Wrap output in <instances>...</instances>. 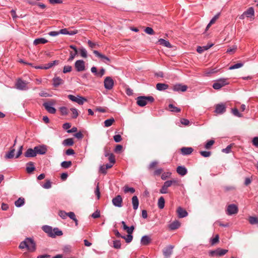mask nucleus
<instances>
[{"mask_svg": "<svg viewBox=\"0 0 258 258\" xmlns=\"http://www.w3.org/2000/svg\"><path fill=\"white\" fill-rule=\"evenodd\" d=\"M42 230L46 233L48 235L52 238L55 237L56 236H61L63 233L61 230L58 228H52V227L48 225H45L42 227Z\"/></svg>", "mask_w": 258, "mask_h": 258, "instance_id": "f257e3e1", "label": "nucleus"}, {"mask_svg": "<svg viewBox=\"0 0 258 258\" xmlns=\"http://www.w3.org/2000/svg\"><path fill=\"white\" fill-rule=\"evenodd\" d=\"M154 100L152 96H139L137 98V103L141 107L145 106L148 102H153Z\"/></svg>", "mask_w": 258, "mask_h": 258, "instance_id": "f03ea898", "label": "nucleus"}, {"mask_svg": "<svg viewBox=\"0 0 258 258\" xmlns=\"http://www.w3.org/2000/svg\"><path fill=\"white\" fill-rule=\"evenodd\" d=\"M229 84L228 78H221L213 83L212 87L215 90H219Z\"/></svg>", "mask_w": 258, "mask_h": 258, "instance_id": "7ed1b4c3", "label": "nucleus"}, {"mask_svg": "<svg viewBox=\"0 0 258 258\" xmlns=\"http://www.w3.org/2000/svg\"><path fill=\"white\" fill-rule=\"evenodd\" d=\"M55 100H51L48 102H44L43 104V106L48 112L51 114H54L56 112V109L53 107V106L55 105Z\"/></svg>", "mask_w": 258, "mask_h": 258, "instance_id": "20e7f679", "label": "nucleus"}, {"mask_svg": "<svg viewBox=\"0 0 258 258\" xmlns=\"http://www.w3.org/2000/svg\"><path fill=\"white\" fill-rule=\"evenodd\" d=\"M28 84L27 82L19 78L16 81L15 86L16 88L19 90H27L28 89Z\"/></svg>", "mask_w": 258, "mask_h": 258, "instance_id": "39448f33", "label": "nucleus"}, {"mask_svg": "<svg viewBox=\"0 0 258 258\" xmlns=\"http://www.w3.org/2000/svg\"><path fill=\"white\" fill-rule=\"evenodd\" d=\"M68 98L72 101L76 102L79 105H83L85 102L87 101L86 98L79 95L75 96L73 95H69Z\"/></svg>", "mask_w": 258, "mask_h": 258, "instance_id": "423d86ee", "label": "nucleus"}, {"mask_svg": "<svg viewBox=\"0 0 258 258\" xmlns=\"http://www.w3.org/2000/svg\"><path fill=\"white\" fill-rule=\"evenodd\" d=\"M227 252V249L218 248L215 250L209 251V254L211 257H214L215 256H222L225 255Z\"/></svg>", "mask_w": 258, "mask_h": 258, "instance_id": "0eeeda50", "label": "nucleus"}, {"mask_svg": "<svg viewBox=\"0 0 258 258\" xmlns=\"http://www.w3.org/2000/svg\"><path fill=\"white\" fill-rule=\"evenodd\" d=\"M114 82L110 77H106L104 80V86L106 89L111 90L113 87Z\"/></svg>", "mask_w": 258, "mask_h": 258, "instance_id": "6e6552de", "label": "nucleus"}, {"mask_svg": "<svg viewBox=\"0 0 258 258\" xmlns=\"http://www.w3.org/2000/svg\"><path fill=\"white\" fill-rule=\"evenodd\" d=\"M238 209L236 205L234 204H230L228 206L226 210V214L228 215H232L236 214L238 213Z\"/></svg>", "mask_w": 258, "mask_h": 258, "instance_id": "1a4fd4ad", "label": "nucleus"}, {"mask_svg": "<svg viewBox=\"0 0 258 258\" xmlns=\"http://www.w3.org/2000/svg\"><path fill=\"white\" fill-rule=\"evenodd\" d=\"M34 148L36 155H44L46 153L47 151V146L44 145L37 146H35Z\"/></svg>", "mask_w": 258, "mask_h": 258, "instance_id": "9d476101", "label": "nucleus"}, {"mask_svg": "<svg viewBox=\"0 0 258 258\" xmlns=\"http://www.w3.org/2000/svg\"><path fill=\"white\" fill-rule=\"evenodd\" d=\"M226 105L224 103L217 104L215 106V112L217 114H221L226 111Z\"/></svg>", "mask_w": 258, "mask_h": 258, "instance_id": "9b49d317", "label": "nucleus"}, {"mask_svg": "<svg viewBox=\"0 0 258 258\" xmlns=\"http://www.w3.org/2000/svg\"><path fill=\"white\" fill-rule=\"evenodd\" d=\"M75 67L78 72H82L85 70V62L83 60H78L75 62Z\"/></svg>", "mask_w": 258, "mask_h": 258, "instance_id": "f8f14e48", "label": "nucleus"}, {"mask_svg": "<svg viewBox=\"0 0 258 258\" xmlns=\"http://www.w3.org/2000/svg\"><path fill=\"white\" fill-rule=\"evenodd\" d=\"M27 248L30 251H34L36 249V245L34 240L31 238H27Z\"/></svg>", "mask_w": 258, "mask_h": 258, "instance_id": "ddd939ff", "label": "nucleus"}, {"mask_svg": "<svg viewBox=\"0 0 258 258\" xmlns=\"http://www.w3.org/2000/svg\"><path fill=\"white\" fill-rule=\"evenodd\" d=\"M113 205L117 207H121L122 205V199L120 195L116 196L112 200Z\"/></svg>", "mask_w": 258, "mask_h": 258, "instance_id": "4468645a", "label": "nucleus"}, {"mask_svg": "<svg viewBox=\"0 0 258 258\" xmlns=\"http://www.w3.org/2000/svg\"><path fill=\"white\" fill-rule=\"evenodd\" d=\"M187 87L186 85L177 84L173 86V90L176 92H185L186 91Z\"/></svg>", "mask_w": 258, "mask_h": 258, "instance_id": "2eb2a0df", "label": "nucleus"}, {"mask_svg": "<svg viewBox=\"0 0 258 258\" xmlns=\"http://www.w3.org/2000/svg\"><path fill=\"white\" fill-rule=\"evenodd\" d=\"M93 53L96 56L99 57L102 61L106 63H107L108 62H109L110 60L107 56L101 54L97 50H94Z\"/></svg>", "mask_w": 258, "mask_h": 258, "instance_id": "dca6fc26", "label": "nucleus"}, {"mask_svg": "<svg viewBox=\"0 0 258 258\" xmlns=\"http://www.w3.org/2000/svg\"><path fill=\"white\" fill-rule=\"evenodd\" d=\"M173 246L169 245L163 250V254L166 258H168L171 255L173 251Z\"/></svg>", "mask_w": 258, "mask_h": 258, "instance_id": "f3484780", "label": "nucleus"}, {"mask_svg": "<svg viewBox=\"0 0 258 258\" xmlns=\"http://www.w3.org/2000/svg\"><path fill=\"white\" fill-rule=\"evenodd\" d=\"M26 157H34L37 155L35 151V148L34 149L29 148L24 153Z\"/></svg>", "mask_w": 258, "mask_h": 258, "instance_id": "a211bd4d", "label": "nucleus"}, {"mask_svg": "<svg viewBox=\"0 0 258 258\" xmlns=\"http://www.w3.org/2000/svg\"><path fill=\"white\" fill-rule=\"evenodd\" d=\"M178 216L180 218L185 217L187 216V212L181 207H179L177 209Z\"/></svg>", "mask_w": 258, "mask_h": 258, "instance_id": "6ab92c4d", "label": "nucleus"}, {"mask_svg": "<svg viewBox=\"0 0 258 258\" xmlns=\"http://www.w3.org/2000/svg\"><path fill=\"white\" fill-rule=\"evenodd\" d=\"M176 171L178 174L181 176H184L186 175L187 172L186 168L183 166H178L177 167Z\"/></svg>", "mask_w": 258, "mask_h": 258, "instance_id": "aec40b11", "label": "nucleus"}, {"mask_svg": "<svg viewBox=\"0 0 258 258\" xmlns=\"http://www.w3.org/2000/svg\"><path fill=\"white\" fill-rule=\"evenodd\" d=\"M194 151L191 147H183L181 149V152L183 155H188L190 154Z\"/></svg>", "mask_w": 258, "mask_h": 258, "instance_id": "412c9836", "label": "nucleus"}, {"mask_svg": "<svg viewBox=\"0 0 258 258\" xmlns=\"http://www.w3.org/2000/svg\"><path fill=\"white\" fill-rule=\"evenodd\" d=\"M158 42L159 44L161 45H163L165 47H166L169 48H171L172 47V45L170 44V43L164 39L160 38L158 40Z\"/></svg>", "mask_w": 258, "mask_h": 258, "instance_id": "4be33fe9", "label": "nucleus"}, {"mask_svg": "<svg viewBox=\"0 0 258 258\" xmlns=\"http://www.w3.org/2000/svg\"><path fill=\"white\" fill-rule=\"evenodd\" d=\"M169 87L168 85L164 83H157L156 84V89L160 91H164Z\"/></svg>", "mask_w": 258, "mask_h": 258, "instance_id": "5701e85b", "label": "nucleus"}, {"mask_svg": "<svg viewBox=\"0 0 258 258\" xmlns=\"http://www.w3.org/2000/svg\"><path fill=\"white\" fill-rule=\"evenodd\" d=\"M132 202L133 204V209L135 210H136L138 208L139 204L138 198L136 196H133L132 199Z\"/></svg>", "mask_w": 258, "mask_h": 258, "instance_id": "b1692460", "label": "nucleus"}, {"mask_svg": "<svg viewBox=\"0 0 258 258\" xmlns=\"http://www.w3.org/2000/svg\"><path fill=\"white\" fill-rule=\"evenodd\" d=\"M63 83V81L59 77H55L53 79V85L56 87Z\"/></svg>", "mask_w": 258, "mask_h": 258, "instance_id": "393cba45", "label": "nucleus"}, {"mask_svg": "<svg viewBox=\"0 0 258 258\" xmlns=\"http://www.w3.org/2000/svg\"><path fill=\"white\" fill-rule=\"evenodd\" d=\"M254 11L252 7L249 8L245 12H244V15L247 17L250 18L254 16Z\"/></svg>", "mask_w": 258, "mask_h": 258, "instance_id": "a878e982", "label": "nucleus"}, {"mask_svg": "<svg viewBox=\"0 0 258 258\" xmlns=\"http://www.w3.org/2000/svg\"><path fill=\"white\" fill-rule=\"evenodd\" d=\"M151 239L148 235L143 236L141 240V243L142 245H147L150 242Z\"/></svg>", "mask_w": 258, "mask_h": 258, "instance_id": "bb28decb", "label": "nucleus"}, {"mask_svg": "<svg viewBox=\"0 0 258 258\" xmlns=\"http://www.w3.org/2000/svg\"><path fill=\"white\" fill-rule=\"evenodd\" d=\"M180 223L178 221H174L169 225L170 230H173L178 228L180 226Z\"/></svg>", "mask_w": 258, "mask_h": 258, "instance_id": "cd10ccee", "label": "nucleus"}, {"mask_svg": "<svg viewBox=\"0 0 258 258\" xmlns=\"http://www.w3.org/2000/svg\"><path fill=\"white\" fill-rule=\"evenodd\" d=\"M48 41L43 38H39L34 40L33 44L37 45L39 44H45L47 43Z\"/></svg>", "mask_w": 258, "mask_h": 258, "instance_id": "c85d7f7f", "label": "nucleus"}, {"mask_svg": "<svg viewBox=\"0 0 258 258\" xmlns=\"http://www.w3.org/2000/svg\"><path fill=\"white\" fill-rule=\"evenodd\" d=\"M27 166L26 167V170L28 173H31L35 170V167L33 162H29L27 164Z\"/></svg>", "mask_w": 258, "mask_h": 258, "instance_id": "c756f323", "label": "nucleus"}, {"mask_svg": "<svg viewBox=\"0 0 258 258\" xmlns=\"http://www.w3.org/2000/svg\"><path fill=\"white\" fill-rule=\"evenodd\" d=\"M15 150L13 147L11 148L10 151L5 155V158L12 159L14 157Z\"/></svg>", "mask_w": 258, "mask_h": 258, "instance_id": "7c9ffc66", "label": "nucleus"}, {"mask_svg": "<svg viewBox=\"0 0 258 258\" xmlns=\"http://www.w3.org/2000/svg\"><path fill=\"white\" fill-rule=\"evenodd\" d=\"M25 204V199L22 198H19L15 202V205L17 207H21Z\"/></svg>", "mask_w": 258, "mask_h": 258, "instance_id": "2f4dec72", "label": "nucleus"}, {"mask_svg": "<svg viewBox=\"0 0 258 258\" xmlns=\"http://www.w3.org/2000/svg\"><path fill=\"white\" fill-rule=\"evenodd\" d=\"M74 143L72 138H68L63 141L62 144L66 146H72L74 145Z\"/></svg>", "mask_w": 258, "mask_h": 258, "instance_id": "473e14b6", "label": "nucleus"}, {"mask_svg": "<svg viewBox=\"0 0 258 258\" xmlns=\"http://www.w3.org/2000/svg\"><path fill=\"white\" fill-rule=\"evenodd\" d=\"M165 206V200L163 197H161L158 201V207L160 209H162Z\"/></svg>", "mask_w": 258, "mask_h": 258, "instance_id": "72a5a7b5", "label": "nucleus"}, {"mask_svg": "<svg viewBox=\"0 0 258 258\" xmlns=\"http://www.w3.org/2000/svg\"><path fill=\"white\" fill-rule=\"evenodd\" d=\"M72 165V162L71 161H64L61 163V166L64 169L69 168Z\"/></svg>", "mask_w": 258, "mask_h": 258, "instance_id": "f704fd0d", "label": "nucleus"}, {"mask_svg": "<svg viewBox=\"0 0 258 258\" xmlns=\"http://www.w3.org/2000/svg\"><path fill=\"white\" fill-rule=\"evenodd\" d=\"M169 109L170 111L174 112H179L181 111V109L179 108H178L175 106H174L172 104H170L168 106Z\"/></svg>", "mask_w": 258, "mask_h": 258, "instance_id": "c9c22d12", "label": "nucleus"}, {"mask_svg": "<svg viewBox=\"0 0 258 258\" xmlns=\"http://www.w3.org/2000/svg\"><path fill=\"white\" fill-rule=\"evenodd\" d=\"M115 121L114 119L113 118H111L108 119H106L104 121V126L105 127H109L111 126L113 123Z\"/></svg>", "mask_w": 258, "mask_h": 258, "instance_id": "e433bc0d", "label": "nucleus"}, {"mask_svg": "<svg viewBox=\"0 0 258 258\" xmlns=\"http://www.w3.org/2000/svg\"><path fill=\"white\" fill-rule=\"evenodd\" d=\"M70 110L72 112V118L74 119L77 118L79 115L78 110L75 108H71Z\"/></svg>", "mask_w": 258, "mask_h": 258, "instance_id": "4c0bfd02", "label": "nucleus"}, {"mask_svg": "<svg viewBox=\"0 0 258 258\" xmlns=\"http://www.w3.org/2000/svg\"><path fill=\"white\" fill-rule=\"evenodd\" d=\"M59 110L60 111L61 114L62 115H67L69 113L68 109L67 107L65 106H62L59 107Z\"/></svg>", "mask_w": 258, "mask_h": 258, "instance_id": "58836bf2", "label": "nucleus"}, {"mask_svg": "<svg viewBox=\"0 0 258 258\" xmlns=\"http://www.w3.org/2000/svg\"><path fill=\"white\" fill-rule=\"evenodd\" d=\"M123 190L125 193H127L130 192L131 193H134L135 191V189L133 187H130L127 185H125L123 187Z\"/></svg>", "mask_w": 258, "mask_h": 258, "instance_id": "ea45409f", "label": "nucleus"}, {"mask_svg": "<svg viewBox=\"0 0 258 258\" xmlns=\"http://www.w3.org/2000/svg\"><path fill=\"white\" fill-rule=\"evenodd\" d=\"M215 143L213 140H209L205 145V148L206 149H210Z\"/></svg>", "mask_w": 258, "mask_h": 258, "instance_id": "a19ab883", "label": "nucleus"}, {"mask_svg": "<svg viewBox=\"0 0 258 258\" xmlns=\"http://www.w3.org/2000/svg\"><path fill=\"white\" fill-rule=\"evenodd\" d=\"M243 66V63L239 62V63H237L234 64V65L231 66L229 67V70L236 69H238V68L242 67Z\"/></svg>", "mask_w": 258, "mask_h": 258, "instance_id": "79ce46f5", "label": "nucleus"}, {"mask_svg": "<svg viewBox=\"0 0 258 258\" xmlns=\"http://www.w3.org/2000/svg\"><path fill=\"white\" fill-rule=\"evenodd\" d=\"M57 63V60H54L50 62H49L48 63L46 64L45 66H44V69L47 70V69H50Z\"/></svg>", "mask_w": 258, "mask_h": 258, "instance_id": "37998d69", "label": "nucleus"}, {"mask_svg": "<svg viewBox=\"0 0 258 258\" xmlns=\"http://www.w3.org/2000/svg\"><path fill=\"white\" fill-rule=\"evenodd\" d=\"M80 52L81 56L84 58H86L87 57V51L86 49L83 47H82L80 49Z\"/></svg>", "mask_w": 258, "mask_h": 258, "instance_id": "c03bdc74", "label": "nucleus"}, {"mask_svg": "<svg viewBox=\"0 0 258 258\" xmlns=\"http://www.w3.org/2000/svg\"><path fill=\"white\" fill-rule=\"evenodd\" d=\"M219 235L217 234L215 236V237L210 240V243L212 245H215L216 243L219 242Z\"/></svg>", "mask_w": 258, "mask_h": 258, "instance_id": "a18cd8bd", "label": "nucleus"}, {"mask_svg": "<svg viewBox=\"0 0 258 258\" xmlns=\"http://www.w3.org/2000/svg\"><path fill=\"white\" fill-rule=\"evenodd\" d=\"M122 238L125 240L126 242L130 243L132 241L133 237L132 234H128L126 237L122 236Z\"/></svg>", "mask_w": 258, "mask_h": 258, "instance_id": "49530a36", "label": "nucleus"}, {"mask_svg": "<svg viewBox=\"0 0 258 258\" xmlns=\"http://www.w3.org/2000/svg\"><path fill=\"white\" fill-rule=\"evenodd\" d=\"M113 247L116 249H119L121 247V242L119 240H114L113 241Z\"/></svg>", "mask_w": 258, "mask_h": 258, "instance_id": "de8ad7c7", "label": "nucleus"}, {"mask_svg": "<svg viewBox=\"0 0 258 258\" xmlns=\"http://www.w3.org/2000/svg\"><path fill=\"white\" fill-rule=\"evenodd\" d=\"M108 160L109 161V163L113 165L115 162V159L114 156L112 153H111L109 157H108Z\"/></svg>", "mask_w": 258, "mask_h": 258, "instance_id": "09e8293b", "label": "nucleus"}, {"mask_svg": "<svg viewBox=\"0 0 258 258\" xmlns=\"http://www.w3.org/2000/svg\"><path fill=\"white\" fill-rule=\"evenodd\" d=\"M27 238H26L25 240L22 241L19 246V248L24 249L25 248H27Z\"/></svg>", "mask_w": 258, "mask_h": 258, "instance_id": "8fccbe9b", "label": "nucleus"}, {"mask_svg": "<svg viewBox=\"0 0 258 258\" xmlns=\"http://www.w3.org/2000/svg\"><path fill=\"white\" fill-rule=\"evenodd\" d=\"M200 154L204 157H209L211 156V152L210 151H203L200 152Z\"/></svg>", "mask_w": 258, "mask_h": 258, "instance_id": "3c124183", "label": "nucleus"}, {"mask_svg": "<svg viewBox=\"0 0 258 258\" xmlns=\"http://www.w3.org/2000/svg\"><path fill=\"white\" fill-rule=\"evenodd\" d=\"M144 31L146 33H147L148 34H150V35L154 34V31L153 29L151 27H148L146 28Z\"/></svg>", "mask_w": 258, "mask_h": 258, "instance_id": "603ef678", "label": "nucleus"}, {"mask_svg": "<svg viewBox=\"0 0 258 258\" xmlns=\"http://www.w3.org/2000/svg\"><path fill=\"white\" fill-rule=\"evenodd\" d=\"M232 113L236 116L237 117H241L242 114L240 113L237 108H233L232 109Z\"/></svg>", "mask_w": 258, "mask_h": 258, "instance_id": "864d4df0", "label": "nucleus"}, {"mask_svg": "<svg viewBox=\"0 0 258 258\" xmlns=\"http://www.w3.org/2000/svg\"><path fill=\"white\" fill-rule=\"evenodd\" d=\"M94 192L97 197V199L98 200L99 199V198L100 197V190H99V183H97V185L96 188L94 191Z\"/></svg>", "mask_w": 258, "mask_h": 258, "instance_id": "5fc2aeb1", "label": "nucleus"}, {"mask_svg": "<svg viewBox=\"0 0 258 258\" xmlns=\"http://www.w3.org/2000/svg\"><path fill=\"white\" fill-rule=\"evenodd\" d=\"M72 68L71 66H65L64 67H63V73H69L71 71H72Z\"/></svg>", "mask_w": 258, "mask_h": 258, "instance_id": "6e6d98bb", "label": "nucleus"}, {"mask_svg": "<svg viewBox=\"0 0 258 258\" xmlns=\"http://www.w3.org/2000/svg\"><path fill=\"white\" fill-rule=\"evenodd\" d=\"M171 173L170 172H167L163 173L161 175V178L163 180H165L168 177H170Z\"/></svg>", "mask_w": 258, "mask_h": 258, "instance_id": "4d7b16f0", "label": "nucleus"}, {"mask_svg": "<svg viewBox=\"0 0 258 258\" xmlns=\"http://www.w3.org/2000/svg\"><path fill=\"white\" fill-rule=\"evenodd\" d=\"M99 171L100 173L106 174L107 173V169H105L104 165H100Z\"/></svg>", "mask_w": 258, "mask_h": 258, "instance_id": "13d9d810", "label": "nucleus"}, {"mask_svg": "<svg viewBox=\"0 0 258 258\" xmlns=\"http://www.w3.org/2000/svg\"><path fill=\"white\" fill-rule=\"evenodd\" d=\"M158 162L156 161L152 162L148 166V169L151 170L153 169L157 164Z\"/></svg>", "mask_w": 258, "mask_h": 258, "instance_id": "bf43d9fd", "label": "nucleus"}, {"mask_svg": "<svg viewBox=\"0 0 258 258\" xmlns=\"http://www.w3.org/2000/svg\"><path fill=\"white\" fill-rule=\"evenodd\" d=\"M59 216L62 219H64L67 218L68 216V213L64 212V211H60L59 212Z\"/></svg>", "mask_w": 258, "mask_h": 258, "instance_id": "052dcab7", "label": "nucleus"}, {"mask_svg": "<svg viewBox=\"0 0 258 258\" xmlns=\"http://www.w3.org/2000/svg\"><path fill=\"white\" fill-rule=\"evenodd\" d=\"M51 186V184L50 180H47L46 182L42 185V187L46 189H49Z\"/></svg>", "mask_w": 258, "mask_h": 258, "instance_id": "680f3d73", "label": "nucleus"}, {"mask_svg": "<svg viewBox=\"0 0 258 258\" xmlns=\"http://www.w3.org/2000/svg\"><path fill=\"white\" fill-rule=\"evenodd\" d=\"M113 139L116 143H119L121 141L122 138L120 135H116L114 136Z\"/></svg>", "mask_w": 258, "mask_h": 258, "instance_id": "e2e57ef3", "label": "nucleus"}, {"mask_svg": "<svg viewBox=\"0 0 258 258\" xmlns=\"http://www.w3.org/2000/svg\"><path fill=\"white\" fill-rule=\"evenodd\" d=\"M220 15V13L217 14L210 21V22H211V24H214L216 20L219 18Z\"/></svg>", "mask_w": 258, "mask_h": 258, "instance_id": "0e129e2a", "label": "nucleus"}, {"mask_svg": "<svg viewBox=\"0 0 258 258\" xmlns=\"http://www.w3.org/2000/svg\"><path fill=\"white\" fill-rule=\"evenodd\" d=\"M251 182H252L251 177H246L245 178L244 185L246 186H247L249 184H250L251 183Z\"/></svg>", "mask_w": 258, "mask_h": 258, "instance_id": "69168bd1", "label": "nucleus"}, {"mask_svg": "<svg viewBox=\"0 0 258 258\" xmlns=\"http://www.w3.org/2000/svg\"><path fill=\"white\" fill-rule=\"evenodd\" d=\"M163 172V169L161 168H158V169H157L156 170H155L154 172V175H160L161 173Z\"/></svg>", "mask_w": 258, "mask_h": 258, "instance_id": "338daca9", "label": "nucleus"}, {"mask_svg": "<svg viewBox=\"0 0 258 258\" xmlns=\"http://www.w3.org/2000/svg\"><path fill=\"white\" fill-rule=\"evenodd\" d=\"M93 218H98L100 217V212L98 210L96 211L95 212H94L91 216Z\"/></svg>", "mask_w": 258, "mask_h": 258, "instance_id": "774afa93", "label": "nucleus"}]
</instances>
